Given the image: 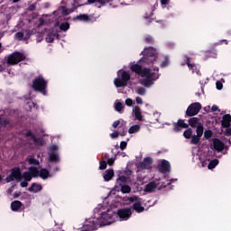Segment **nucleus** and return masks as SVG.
Here are the masks:
<instances>
[{"instance_id": "54", "label": "nucleus", "mask_w": 231, "mask_h": 231, "mask_svg": "<svg viewBox=\"0 0 231 231\" xmlns=\"http://www.w3.org/2000/svg\"><path fill=\"white\" fill-rule=\"evenodd\" d=\"M122 125V122L120 120H116L113 123V127L114 128H117L118 126H120Z\"/></svg>"}, {"instance_id": "8", "label": "nucleus", "mask_w": 231, "mask_h": 231, "mask_svg": "<svg viewBox=\"0 0 231 231\" xmlns=\"http://www.w3.org/2000/svg\"><path fill=\"white\" fill-rule=\"evenodd\" d=\"M199 111H201V103L199 102L191 103L186 110L185 117L196 116H198V114H199Z\"/></svg>"}, {"instance_id": "25", "label": "nucleus", "mask_w": 231, "mask_h": 231, "mask_svg": "<svg viewBox=\"0 0 231 231\" xmlns=\"http://www.w3.org/2000/svg\"><path fill=\"white\" fill-rule=\"evenodd\" d=\"M183 136L185 139L191 141L194 136V134H192V127H187L183 132Z\"/></svg>"}, {"instance_id": "55", "label": "nucleus", "mask_w": 231, "mask_h": 231, "mask_svg": "<svg viewBox=\"0 0 231 231\" xmlns=\"http://www.w3.org/2000/svg\"><path fill=\"white\" fill-rule=\"evenodd\" d=\"M128 201L130 203L137 202L138 201V197H129Z\"/></svg>"}, {"instance_id": "62", "label": "nucleus", "mask_w": 231, "mask_h": 231, "mask_svg": "<svg viewBox=\"0 0 231 231\" xmlns=\"http://www.w3.org/2000/svg\"><path fill=\"white\" fill-rule=\"evenodd\" d=\"M185 63L188 65V68H189L190 65L192 64V63H190V58L189 56H187V55H186V61H185Z\"/></svg>"}, {"instance_id": "46", "label": "nucleus", "mask_w": 231, "mask_h": 231, "mask_svg": "<svg viewBox=\"0 0 231 231\" xmlns=\"http://www.w3.org/2000/svg\"><path fill=\"white\" fill-rule=\"evenodd\" d=\"M5 180L6 183H10L12 181H14L15 179L13 177L12 173H10V175H7Z\"/></svg>"}, {"instance_id": "28", "label": "nucleus", "mask_w": 231, "mask_h": 231, "mask_svg": "<svg viewBox=\"0 0 231 231\" xmlns=\"http://www.w3.org/2000/svg\"><path fill=\"white\" fill-rule=\"evenodd\" d=\"M138 132H140V125H134L128 129V133L130 134H136Z\"/></svg>"}, {"instance_id": "18", "label": "nucleus", "mask_w": 231, "mask_h": 231, "mask_svg": "<svg viewBox=\"0 0 231 231\" xmlns=\"http://www.w3.org/2000/svg\"><path fill=\"white\" fill-rule=\"evenodd\" d=\"M134 118L140 122L143 121V116L142 115V110L140 109V106H135L133 109Z\"/></svg>"}, {"instance_id": "3", "label": "nucleus", "mask_w": 231, "mask_h": 231, "mask_svg": "<svg viewBox=\"0 0 231 231\" xmlns=\"http://www.w3.org/2000/svg\"><path fill=\"white\" fill-rule=\"evenodd\" d=\"M112 216L109 213H101L99 218L97 220H89L88 224H85L83 229L86 231L97 230L100 226H106L111 224ZM99 220V224H98Z\"/></svg>"}, {"instance_id": "49", "label": "nucleus", "mask_w": 231, "mask_h": 231, "mask_svg": "<svg viewBox=\"0 0 231 231\" xmlns=\"http://www.w3.org/2000/svg\"><path fill=\"white\" fill-rule=\"evenodd\" d=\"M125 148H127V142L121 141V143H120V149H121V151L125 150Z\"/></svg>"}, {"instance_id": "50", "label": "nucleus", "mask_w": 231, "mask_h": 231, "mask_svg": "<svg viewBox=\"0 0 231 231\" xmlns=\"http://www.w3.org/2000/svg\"><path fill=\"white\" fill-rule=\"evenodd\" d=\"M15 37L19 40H23L24 38V33L23 32H17Z\"/></svg>"}, {"instance_id": "23", "label": "nucleus", "mask_w": 231, "mask_h": 231, "mask_svg": "<svg viewBox=\"0 0 231 231\" xmlns=\"http://www.w3.org/2000/svg\"><path fill=\"white\" fill-rule=\"evenodd\" d=\"M60 155L57 152H51V153H49V162H60Z\"/></svg>"}, {"instance_id": "51", "label": "nucleus", "mask_w": 231, "mask_h": 231, "mask_svg": "<svg viewBox=\"0 0 231 231\" xmlns=\"http://www.w3.org/2000/svg\"><path fill=\"white\" fill-rule=\"evenodd\" d=\"M216 88H217V90H221V89L223 88V84H222V82L219 81V80H217V81L216 82Z\"/></svg>"}, {"instance_id": "41", "label": "nucleus", "mask_w": 231, "mask_h": 231, "mask_svg": "<svg viewBox=\"0 0 231 231\" xmlns=\"http://www.w3.org/2000/svg\"><path fill=\"white\" fill-rule=\"evenodd\" d=\"M121 192L124 194H129L131 192V186H121Z\"/></svg>"}, {"instance_id": "22", "label": "nucleus", "mask_w": 231, "mask_h": 231, "mask_svg": "<svg viewBox=\"0 0 231 231\" xmlns=\"http://www.w3.org/2000/svg\"><path fill=\"white\" fill-rule=\"evenodd\" d=\"M132 208L135 210L137 213H142L145 210V208L142 206V202L140 201L134 202L132 206Z\"/></svg>"}, {"instance_id": "1", "label": "nucleus", "mask_w": 231, "mask_h": 231, "mask_svg": "<svg viewBox=\"0 0 231 231\" xmlns=\"http://www.w3.org/2000/svg\"><path fill=\"white\" fill-rule=\"evenodd\" d=\"M130 69L132 72L143 79L142 84L145 88H151L154 85V81L160 79V74H158L160 68L158 67H155L152 71L150 68H143L142 65L135 63L131 65Z\"/></svg>"}, {"instance_id": "27", "label": "nucleus", "mask_w": 231, "mask_h": 231, "mask_svg": "<svg viewBox=\"0 0 231 231\" xmlns=\"http://www.w3.org/2000/svg\"><path fill=\"white\" fill-rule=\"evenodd\" d=\"M29 173L31 174V176L32 178H38L40 171H39L38 168H36L35 166H30Z\"/></svg>"}, {"instance_id": "33", "label": "nucleus", "mask_w": 231, "mask_h": 231, "mask_svg": "<svg viewBox=\"0 0 231 231\" xmlns=\"http://www.w3.org/2000/svg\"><path fill=\"white\" fill-rule=\"evenodd\" d=\"M22 177L24 180V181H27V182H30L32 180V177L31 176L29 171H23V173L22 174Z\"/></svg>"}, {"instance_id": "9", "label": "nucleus", "mask_w": 231, "mask_h": 231, "mask_svg": "<svg viewBox=\"0 0 231 231\" xmlns=\"http://www.w3.org/2000/svg\"><path fill=\"white\" fill-rule=\"evenodd\" d=\"M133 215V209L131 208H123V209L117 210V216L122 221H127Z\"/></svg>"}, {"instance_id": "14", "label": "nucleus", "mask_w": 231, "mask_h": 231, "mask_svg": "<svg viewBox=\"0 0 231 231\" xmlns=\"http://www.w3.org/2000/svg\"><path fill=\"white\" fill-rule=\"evenodd\" d=\"M213 148L217 152H221L225 148V143L218 138H214Z\"/></svg>"}, {"instance_id": "61", "label": "nucleus", "mask_w": 231, "mask_h": 231, "mask_svg": "<svg viewBox=\"0 0 231 231\" xmlns=\"http://www.w3.org/2000/svg\"><path fill=\"white\" fill-rule=\"evenodd\" d=\"M225 134L227 136H231V127L230 126L226 127Z\"/></svg>"}, {"instance_id": "45", "label": "nucleus", "mask_w": 231, "mask_h": 231, "mask_svg": "<svg viewBox=\"0 0 231 231\" xmlns=\"http://www.w3.org/2000/svg\"><path fill=\"white\" fill-rule=\"evenodd\" d=\"M107 168L106 161H100L99 162V170L105 171Z\"/></svg>"}, {"instance_id": "52", "label": "nucleus", "mask_w": 231, "mask_h": 231, "mask_svg": "<svg viewBox=\"0 0 231 231\" xmlns=\"http://www.w3.org/2000/svg\"><path fill=\"white\" fill-rule=\"evenodd\" d=\"M118 135H120V133H119L118 131H115L114 133H112V134H110V136H111L112 139H116V138H118Z\"/></svg>"}, {"instance_id": "57", "label": "nucleus", "mask_w": 231, "mask_h": 231, "mask_svg": "<svg viewBox=\"0 0 231 231\" xmlns=\"http://www.w3.org/2000/svg\"><path fill=\"white\" fill-rule=\"evenodd\" d=\"M106 163H107L109 166H113L114 163H115V159H114V158H108Z\"/></svg>"}, {"instance_id": "39", "label": "nucleus", "mask_w": 231, "mask_h": 231, "mask_svg": "<svg viewBox=\"0 0 231 231\" xmlns=\"http://www.w3.org/2000/svg\"><path fill=\"white\" fill-rule=\"evenodd\" d=\"M212 136H213V132H212V130L207 129V130L204 131V138H205L206 140L211 139Z\"/></svg>"}, {"instance_id": "17", "label": "nucleus", "mask_w": 231, "mask_h": 231, "mask_svg": "<svg viewBox=\"0 0 231 231\" xmlns=\"http://www.w3.org/2000/svg\"><path fill=\"white\" fill-rule=\"evenodd\" d=\"M157 188H158V184H156V182L154 181L148 182V184H146L144 188V191L148 193H152L156 191Z\"/></svg>"}, {"instance_id": "20", "label": "nucleus", "mask_w": 231, "mask_h": 231, "mask_svg": "<svg viewBox=\"0 0 231 231\" xmlns=\"http://www.w3.org/2000/svg\"><path fill=\"white\" fill-rule=\"evenodd\" d=\"M115 177L114 170H106L105 173L103 174V178L105 181H111Z\"/></svg>"}, {"instance_id": "30", "label": "nucleus", "mask_w": 231, "mask_h": 231, "mask_svg": "<svg viewBox=\"0 0 231 231\" xmlns=\"http://www.w3.org/2000/svg\"><path fill=\"white\" fill-rule=\"evenodd\" d=\"M170 64H171V60L169 59V56H164V60L162 61L160 66L162 69H165L169 67Z\"/></svg>"}, {"instance_id": "42", "label": "nucleus", "mask_w": 231, "mask_h": 231, "mask_svg": "<svg viewBox=\"0 0 231 231\" xmlns=\"http://www.w3.org/2000/svg\"><path fill=\"white\" fill-rule=\"evenodd\" d=\"M28 163L30 165H40V161L36 158L31 157L28 160Z\"/></svg>"}, {"instance_id": "48", "label": "nucleus", "mask_w": 231, "mask_h": 231, "mask_svg": "<svg viewBox=\"0 0 231 231\" xmlns=\"http://www.w3.org/2000/svg\"><path fill=\"white\" fill-rule=\"evenodd\" d=\"M33 136H36L31 130H28L25 133V137L29 138L31 137L32 140H33Z\"/></svg>"}, {"instance_id": "56", "label": "nucleus", "mask_w": 231, "mask_h": 231, "mask_svg": "<svg viewBox=\"0 0 231 231\" xmlns=\"http://www.w3.org/2000/svg\"><path fill=\"white\" fill-rule=\"evenodd\" d=\"M125 105L127 106H133V99L132 98H126L125 99Z\"/></svg>"}, {"instance_id": "10", "label": "nucleus", "mask_w": 231, "mask_h": 231, "mask_svg": "<svg viewBox=\"0 0 231 231\" xmlns=\"http://www.w3.org/2000/svg\"><path fill=\"white\" fill-rule=\"evenodd\" d=\"M189 128V124L185 122V119H178L177 122H173V127L172 130L173 132L179 134L183 131V129Z\"/></svg>"}, {"instance_id": "29", "label": "nucleus", "mask_w": 231, "mask_h": 231, "mask_svg": "<svg viewBox=\"0 0 231 231\" xmlns=\"http://www.w3.org/2000/svg\"><path fill=\"white\" fill-rule=\"evenodd\" d=\"M32 141L35 144L43 146L44 145V140L42 137L32 136Z\"/></svg>"}, {"instance_id": "6", "label": "nucleus", "mask_w": 231, "mask_h": 231, "mask_svg": "<svg viewBox=\"0 0 231 231\" xmlns=\"http://www.w3.org/2000/svg\"><path fill=\"white\" fill-rule=\"evenodd\" d=\"M27 59L26 55L21 51H14L7 56V64L10 66L18 65Z\"/></svg>"}, {"instance_id": "40", "label": "nucleus", "mask_w": 231, "mask_h": 231, "mask_svg": "<svg viewBox=\"0 0 231 231\" xmlns=\"http://www.w3.org/2000/svg\"><path fill=\"white\" fill-rule=\"evenodd\" d=\"M143 41L147 44H154V37H152V35H147L146 37H144Z\"/></svg>"}, {"instance_id": "24", "label": "nucleus", "mask_w": 231, "mask_h": 231, "mask_svg": "<svg viewBox=\"0 0 231 231\" xmlns=\"http://www.w3.org/2000/svg\"><path fill=\"white\" fill-rule=\"evenodd\" d=\"M39 177L42 180H47L50 177V171L47 168H42L39 171Z\"/></svg>"}, {"instance_id": "2", "label": "nucleus", "mask_w": 231, "mask_h": 231, "mask_svg": "<svg viewBox=\"0 0 231 231\" xmlns=\"http://www.w3.org/2000/svg\"><path fill=\"white\" fill-rule=\"evenodd\" d=\"M188 125L191 128H196L197 134H193L192 139L190 140V144L198 145L201 143V137L204 134V125L203 123L199 122V118L192 116L188 120Z\"/></svg>"}, {"instance_id": "7", "label": "nucleus", "mask_w": 231, "mask_h": 231, "mask_svg": "<svg viewBox=\"0 0 231 231\" xmlns=\"http://www.w3.org/2000/svg\"><path fill=\"white\" fill-rule=\"evenodd\" d=\"M131 80V74L129 72L123 70L121 73V78H116L114 80L115 86L118 88L127 87V83Z\"/></svg>"}, {"instance_id": "44", "label": "nucleus", "mask_w": 231, "mask_h": 231, "mask_svg": "<svg viewBox=\"0 0 231 231\" xmlns=\"http://www.w3.org/2000/svg\"><path fill=\"white\" fill-rule=\"evenodd\" d=\"M189 70L192 71V73H199V70H198V67L196 66V63H191L189 67Z\"/></svg>"}, {"instance_id": "64", "label": "nucleus", "mask_w": 231, "mask_h": 231, "mask_svg": "<svg viewBox=\"0 0 231 231\" xmlns=\"http://www.w3.org/2000/svg\"><path fill=\"white\" fill-rule=\"evenodd\" d=\"M211 110L212 112H217L218 110V106L217 105H213Z\"/></svg>"}, {"instance_id": "19", "label": "nucleus", "mask_w": 231, "mask_h": 231, "mask_svg": "<svg viewBox=\"0 0 231 231\" xmlns=\"http://www.w3.org/2000/svg\"><path fill=\"white\" fill-rule=\"evenodd\" d=\"M23 206V202L21 200H14L11 202V210L14 212L19 211L22 207Z\"/></svg>"}, {"instance_id": "13", "label": "nucleus", "mask_w": 231, "mask_h": 231, "mask_svg": "<svg viewBox=\"0 0 231 231\" xmlns=\"http://www.w3.org/2000/svg\"><path fill=\"white\" fill-rule=\"evenodd\" d=\"M11 174L14 180H17L18 182L23 180V172L19 166H16L15 168H12Z\"/></svg>"}, {"instance_id": "11", "label": "nucleus", "mask_w": 231, "mask_h": 231, "mask_svg": "<svg viewBox=\"0 0 231 231\" xmlns=\"http://www.w3.org/2000/svg\"><path fill=\"white\" fill-rule=\"evenodd\" d=\"M152 168V157H144L143 160L137 164V169L139 171L142 170H151Z\"/></svg>"}, {"instance_id": "34", "label": "nucleus", "mask_w": 231, "mask_h": 231, "mask_svg": "<svg viewBox=\"0 0 231 231\" xmlns=\"http://www.w3.org/2000/svg\"><path fill=\"white\" fill-rule=\"evenodd\" d=\"M55 37H56V35L54 33L49 32L47 37H46V42L48 43H53L54 41H55Z\"/></svg>"}, {"instance_id": "12", "label": "nucleus", "mask_w": 231, "mask_h": 231, "mask_svg": "<svg viewBox=\"0 0 231 231\" xmlns=\"http://www.w3.org/2000/svg\"><path fill=\"white\" fill-rule=\"evenodd\" d=\"M158 170L162 174L171 172V162L165 159L161 160L158 164Z\"/></svg>"}, {"instance_id": "43", "label": "nucleus", "mask_w": 231, "mask_h": 231, "mask_svg": "<svg viewBox=\"0 0 231 231\" xmlns=\"http://www.w3.org/2000/svg\"><path fill=\"white\" fill-rule=\"evenodd\" d=\"M115 109L116 112L122 113V110L124 109V105H122V102L116 103Z\"/></svg>"}, {"instance_id": "31", "label": "nucleus", "mask_w": 231, "mask_h": 231, "mask_svg": "<svg viewBox=\"0 0 231 231\" xmlns=\"http://www.w3.org/2000/svg\"><path fill=\"white\" fill-rule=\"evenodd\" d=\"M70 29V24L69 22L61 23L60 25V30L62 32H67Z\"/></svg>"}, {"instance_id": "36", "label": "nucleus", "mask_w": 231, "mask_h": 231, "mask_svg": "<svg viewBox=\"0 0 231 231\" xmlns=\"http://www.w3.org/2000/svg\"><path fill=\"white\" fill-rule=\"evenodd\" d=\"M127 181V177L121 175L120 177H118V179L116 180V182L119 186L124 185V183H125Z\"/></svg>"}, {"instance_id": "5", "label": "nucleus", "mask_w": 231, "mask_h": 231, "mask_svg": "<svg viewBox=\"0 0 231 231\" xmlns=\"http://www.w3.org/2000/svg\"><path fill=\"white\" fill-rule=\"evenodd\" d=\"M32 88L34 91L40 92L43 96H47V88H48V80L44 79L43 76L40 75L36 77L33 81Z\"/></svg>"}, {"instance_id": "26", "label": "nucleus", "mask_w": 231, "mask_h": 231, "mask_svg": "<svg viewBox=\"0 0 231 231\" xmlns=\"http://www.w3.org/2000/svg\"><path fill=\"white\" fill-rule=\"evenodd\" d=\"M74 21H79V22H88L89 21V15L87 14H80L74 17Z\"/></svg>"}, {"instance_id": "59", "label": "nucleus", "mask_w": 231, "mask_h": 231, "mask_svg": "<svg viewBox=\"0 0 231 231\" xmlns=\"http://www.w3.org/2000/svg\"><path fill=\"white\" fill-rule=\"evenodd\" d=\"M135 101H136L137 105H143V100L140 97H136Z\"/></svg>"}, {"instance_id": "21", "label": "nucleus", "mask_w": 231, "mask_h": 231, "mask_svg": "<svg viewBox=\"0 0 231 231\" xmlns=\"http://www.w3.org/2000/svg\"><path fill=\"white\" fill-rule=\"evenodd\" d=\"M30 192L38 193L42 190V184H37V182H32V186L28 188Z\"/></svg>"}, {"instance_id": "58", "label": "nucleus", "mask_w": 231, "mask_h": 231, "mask_svg": "<svg viewBox=\"0 0 231 231\" xmlns=\"http://www.w3.org/2000/svg\"><path fill=\"white\" fill-rule=\"evenodd\" d=\"M59 150V146L57 144H52L51 146V151H53L52 152H56Z\"/></svg>"}, {"instance_id": "35", "label": "nucleus", "mask_w": 231, "mask_h": 231, "mask_svg": "<svg viewBox=\"0 0 231 231\" xmlns=\"http://www.w3.org/2000/svg\"><path fill=\"white\" fill-rule=\"evenodd\" d=\"M98 3L100 4L101 6H106V2L105 0H88V5H93Z\"/></svg>"}, {"instance_id": "47", "label": "nucleus", "mask_w": 231, "mask_h": 231, "mask_svg": "<svg viewBox=\"0 0 231 231\" xmlns=\"http://www.w3.org/2000/svg\"><path fill=\"white\" fill-rule=\"evenodd\" d=\"M144 18L146 19V24L150 25L152 22H154V18L149 17L147 14L144 15Z\"/></svg>"}, {"instance_id": "32", "label": "nucleus", "mask_w": 231, "mask_h": 231, "mask_svg": "<svg viewBox=\"0 0 231 231\" xmlns=\"http://www.w3.org/2000/svg\"><path fill=\"white\" fill-rule=\"evenodd\" d=\"M135 92L139 96H145V94H147V89L144 87H139L135 89Z\"/></svg>"}, {"instance_id": "60", "label": "nucleus", "mask_w": 231, "mask_h": 231, "mask_svg": "<svg viewBox=\"0 0 231 231\" xmlns=\"http://www.w3.org/2000/svg\"><path fill=\"white\" fill-rule=\"evenodd\" d=\"M20 186L22 188H27L29 186V182L26 180H23V182L20 183Z\"/></svg>"}, {"instance_id": "63", "label": "nucleus", "mask_w": 231, "mask_h": 231, "mask_svg": "<svg viewBox=\"0 0 231 231\" xmlns=\"http://www.w3.org/2000/svg\"><path fill=\"white\" fill-rule=\"evenodd\" d=\"M22 195L21 191H14V199H18Z\"/></svg>"}, {"instance_id": "37", "label": "nucleus", "mask_w": 231, "mask_h": 231, "mask_svg": "<svg viewBox=\"0 0 231 231\" xmlns=\"http://www.w3.org/2000/svg\"><path fill=\"white\" fill-rule=\"evenodd\" d=\"M11 124L10 120L8 118L0 117V125L6 127Z\"/></svg>"}, {"instance_id": "4", "label": "nucleus", "mask_w": 231, "mask_h": 231, "mask_svg": "<svg viewBox=\"0 0 231 231\" xmlns=\"http://www.w3.org/2000/svg\"><path fill=\"white\" fill-rule=\"evenodd\" d=\"M158 50L152 46L145 47L141 52L142 57L140 59L141 62L146 63L148 65L154 64L158 60Z\"/></svg>"}, {"instance_id": "16", "label": "nucleus", "mask_w": 231, "mask_h": 231, "mask_svg": "<svg viewBox=\"0 0 231 231\" xmlns=\"http://www.w3.org/2000/svg\"><path fill=\"white\" fill-rule=\"evenodd\" d=\"M221 125L224 128L231 126V116L230 114H225L222 117Z\"/></svg>"}, {"instance_id": "53", "label": "nucleus", "mask_w": 231, "mask_h": 231, "mask_svg": "<svg viewBox=\"0 0 231 231\" xmlns=\"http://www.w3.org/2000/svg\"><path fill=\"white\" fill-rule=\"evenodd\" d=\"M171 3V0H161V5L166 7Z\"/></svg>"}, {"instance_id": "38", "label": "nucleus", "mask_w": 231, "mask_h": 231, "mask_svg": "<svg viewBox=\"0 0 231 231\" xmlns=\"http://www.w3.org/2000/svg\"><path fill=\"white\" fill-rule=\"evenodd\" d=\"M218 164V160L217 159H213L210 161L208 168V170H213L215 167Z\"/></svg>"}, {"instance_id": "15", "label": "nucleus", "mask_w": 231, "mask_h": 231, "mask_svg": "<svg viewBox=\"0 0 231 231\" xmlns=\"http://www.w3.org/2000/svg\"><path fill=\"white\" fill-rule=\"evenodd\" d=\"M117 133L122 137L127 135V122L124 119H121V125H119Z\"/></svg>"}]
</instances>
